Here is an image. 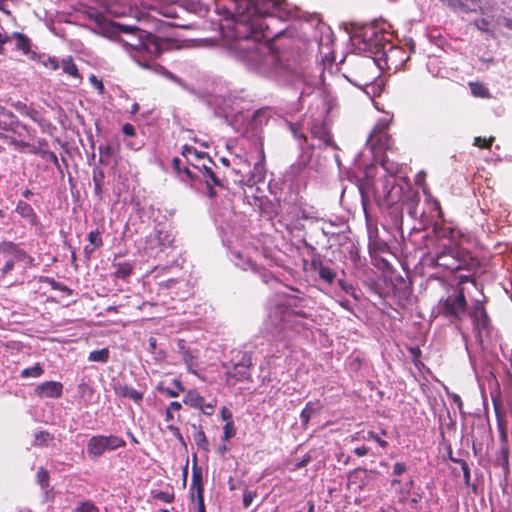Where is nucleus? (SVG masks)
<instances>
[{"mask_svg": "<svg viewBox=\"0 0 512 512\" xmlns=\"http://www.w3.org/2000/svg\"><path fill=\"white\" fill-rule=\"evenodd\" d=\"M296 305V297L288 296L283 301L276 303L269 313L271 323L278 330L292 328L295 324H299V318L303 319L306 314L303 311H296L292 306Z\"/></svg>", "mask_w": 512, "mask_h": 512, "instance_id": "nucleus-6", "label": "nucleus"}, {"mask_svg": "<svg viewBox=\"0 0 512 512\" xmlns=\"http://www.w3.org/2000/svg\"><path fill=\"white\" fill-rule=\"evenodd\" d=\"M232 254L236 258V260H235L236 266L242 268L243 270H247L248 267H250L252 269L255 268L254 264H252L250 261H247V262L243 261L242 254L240 252L237 251V252H233Z\"/></svg>", "mask_w": 512, "mask_h": 512, "instance_id": "nucleus-44", "label": "nucleus"}, {"mask_svg": "<svg viewBox=\"0 0 512 512\" xmlns=\"http://www.w3.org/2000/svg\"><path fill=\"white\" fill-rule=\"evenodd\" d=\"M132 273V267L128 263L124 264H118L117 270H116V276L119 278H127Z\"/></svg>", "mask_w": 512, "mask_h": 512, "instance_id": "nucleus-43", "label": "nucleus"}, {"mask_svg": "<svg viewBox=\"0 0 512 512\" xmlns=\"http://www.w3.org/2000/svg\"><path fill=\"white\" fill-rule=\"evenodd\" d=\"M231 166L232 170L243 178L251 164L246 156L234 154L231 156Z\"/></svg>", "mask_w": 512, "mask_h": 512, "instance_id": "nucleus-25", "label": "nucleus"}, {"mask_svg": "<svg viewBox=\"0 0 512 512\" xmlns=\"http://www.w3.org/2000/svg\"><path fill=\"white\" fill-rule=\"evenodd\" d=\"M311 267L326 283L332 284L335 280L336 273L329 266L325 265L320 259H313L311 262Z\"/></svg>", "mask_w": 512, "mask_h": 512, "instance_id": "nucleus-22", "label": "nucleus"}, {"mask_svg": "<svg viewBox=\"0 0 512 512\" xmlns=\"http://www.w3.org/2000/svg\"><path fill=\"white\" fill-rule=\"evenodd\" d=\"M406 471H407L406 464L402 463V462H397L393 466L392 474L395 476H399V475H402L403 473H405Z\"/></svg>", "mask_w": 512, "mask_h": 512, "instance_id": "nucleus-54", "label": "nucleus"}, {"mask_svg": "<svg viewBox=\"0 0 512 512\" xmlns=\"http://www.w3.org/2000/svg\"><path fill=\"white\" fill-rule=\"evenodd\" d=\"M389 141V136L384 129H374L368 139V144L371 146V149L378 146L379 148L386 150L390 148Z\"/></svg>", "mask_w": 512, "mask_h": 512, "instance_id": "nucleus-23", "label": "nucleus"}, {"mask_svg": "<svg viewBox=\"0 0 512 512\" xmlns=\"http://www.w3.org/2000/svg\"><path fill=\"white\" fill-rule=\"evenodd\" d=\"M192 497H194V493L196 495H202L204 493L203 483H202V471L195 464L192 468V480L190 487Z\"/></svg>", "mask_w": 512, "mask_h": 512, "instance_id": "nucleus-29", "label": "nucleus"}, {"mask_svg": "<svg viewBox=\"0 0 512 512\" xmlns=\"http://www.w3.org/2000/svg\"><path fill=\"white\" fill-rule=\"evenodd\" d=\"M193 440L199 448L208 451V441L203 430H197L193 435Z\"/></svg>", "mask_w": 512, "mask_h": 512, "instance_id": "nucleus-38", "label": "nucleus"}, {"mask_svg": "<svg viewBox=\"0 0 512 512\" xmlns=\"http://www.w3.org/2000/svg\"><path fill=\"white\" fill-rule=\"evenodd\" d=\"M223 8L226 19L234 21L233 27L229 28L231 41L228 49L231 53L244 61L249 69L260 74L308 85L301 91V96L309 94L310 81L303 66L280 55L268 43L274 34L269 32L265 18H288L291 15L288 4L280 0H227Z\"/></svg>", "mask_w": 512, "mask_h": 512, "instance_id": "nucleus-1", "label": "nucleus"}, {"mask_svg": "<svg viewBox=\"0 0 512 512\" xmlns=\"http://www.w3.org/2000/svg\"><path fill=\"white\" fill-rule=\"evenodd\" d=\"M352 40L358 50L373 55V57L369 56L366 60V66H375L377 55L388 41L385 39L384 33L380 32L376 25L364 27L361 32L353 36Z\"/></svg>", "mask_w": 512, "mask_h": 512, "instance_id": "nucleus-5", "label": "nucleus"}, {"mask_svg": "<svg viewBox=\"0 0 512 512\" xmlns=\"http://www.w3.org/2000/svg\"><path fill=\"white\" fill-rule=\"evenodd\" d=\"M458 463L461 465V469L463 472V477L466 485H469L470 482V468L466 461L459 460Z\"/></svg>", "mask_w": 512, "mask_h": 512, "instance_id": "nucleus-52", "label": "nucleus"}, {"mask_svg": "<svg viewBox=\"0 0 512 512\" xmlns=\"http://www.w3.org/2000/svg\"><path fill=\"white\" fill-rule=\"evenodd\" d=\"M381 165L384 168V170L391 175H393L397 171V168L395 167L394 163L390 162L387 157L383 158Z\"/></svg>", "mask_w": 512, "mask_h": 512, "instance_id": "nucleus-53", "label": "nucleus"}, {"mask_svg": "<svg viewBox=\"0 0 512 512\" xmlns=\"http://www.w3.org/2000/svg\"><path fill=\"white\" fill-rule=\"evenodd\" d=\"M310 136H303V141L312 149H338L331 133V125L327 119H313L310 123Z\"/></svg>", "mask_w": 512, "mask_h": 512, "instance_id": "nucleus-7", "label": "nucleus"}, {"mask_svg": "<svg viewBox=\"0 0 512 512\" xmlns=\"http://www.w3.org/2000/svg\"><path fill=\"white\" fill-rule=\"evenodd\" d=\"M63 385L57 381H46L38 385L36 394L41 398H59L62 395Z\"/></svg>", "mask_w": 512, "mask_h": 512, "instance_id": "nucleus-19", "label": "nucleus"}, {"mask_svg": "<svg viewBox=\"0 0 512 512\" xmlns=\"http://www.w3.org/2000/svg\"><path fill=\"white\" fill-rule=\"evenodd\" d=\"M174 235L171 231L155 229L145 238L144 249L150 256H158L172 247Z\"/></svg>", "mask_w": 512, "mask_h": 512, "instance_id": "nucleus-11", "label": "nucleus"}, {"mask_svg": "<svg viewBox=\"0 0 512 512\" xmlns=\"http://www.w3.org/2000/svg\"><path fill=\"white\" fill-rule=\"evenodd\" d=\"M16 212L23 218H25L31 225H36L38 218L30 204L19 201L16 206Z\"/></svg>", "mask_w": 512, "mask_h": 512, "instance_id": "nucleus-28", "label": "nucleus"}, {"mask_svg": "<svg viewBox=\"0 0 512 512\" xmlns=\"http://www.w3.org/2000/svg\"><path fill=\"white\" fill-rule=\"evenodd\" d=\"M429 204L431 205V207L434 209V210H437L438 211V214H439V217H442V210H441V207H440V203L438 200L436 199H432L430 198L429 199Z\"/></svg>", "mask_w": 512, "mask_h": 512, "instance_id": "nucleus-63", "label": "nucleus"}, {"mask_svg": "<svg viewBox=\"0 0 512 512\" xmlns=\"http://www.w3.org/2000/svg\"><path fill=\"white\" fill-rule=\"evenodd\" d=\"M497 464L502 467L505 474L509 473V447L501 445L497 454Z\"/></svg>", "mask_w": 512, "mask_h": 512, "instance_id": "nucleus-31", "label": "nucleus"}, {"mask_svg": "<svg viewBox=\"0 0 512 512\" xmlns=\"http://www.w3.org/2000/svg\"><path fill=\"white\" fill-rule=\"evenodd\" d=\"M322 409L320 401H309L300 413L301 425L306 428L310 419Z\"/></svg>", "mask_w": 512, "mask_h": 512, "instance_id": "nucleus-24", "label": "nucleus"}, {"mask_svg": "<svg viewBox=\"0 0 512 512\" xmlns=\"http://www.w3.org/2000/svg\"><path fill=\"white\" fill-rule=\"evenodd\" d=\"M471 318L474 324V329L478 333V336L481 338L483 335H488L490 331V320L489 317L479 302H477L473 306V310L471 312Z\"/></svg>", "mask_w": 512, "mask_h": 512, "instance_id": "nucleus-14", "label": "nucleus"}, {"mask_svg": "<svg viewBox=\"0 0 512 512\" xmlns=\"http://www.w3.org/2000/svg\"><path fill=\"white\" fill-rule=\"evenodd\" d=\"M256 496H257L256 491H252V490H248V489L244 490V492H243V506L245 508H248L252 504V502H253V500L255 499Z\"/></svg>", "mask_w": 512, "mask_h": 512, "instance_id": "nucleus-47", "label": "nucleus"}, {"mask_svg": "<svg viewBox=\"0 0 512 512\" xmlns=\"http://www.w3.org/2000/svg\"><path fill=\"white\" fill-rule=\"evenodd\" d=\"M49 439H50V435L48 432L39 431V432H36L34 435V444L35 445H43V444H46Z\"/></svg>", "mask_w": 512, "mask_h": 512, "instance_id": "nucleus-46", "label": "nucleus"}, {"mask_svg": "<svg viewBox=\"0 0 512 512\" xmlns=\"http://www.w3.org/2000/svg\"><path fill=\"white\" fill-rule=\"evenodd\" d=\"M89 81L100 93H103L104 86H103L102 81L98 80L95 75H91L89 77Z\"/></svg>", "mask_w": 512, "mask_h": 512, "instance_id": "nucleus-56", "label": "nucleus"}, {"mask_svg": "<svg viewBox=\"0 0 512 512\" xmlns=\"http://www.w3.org/2000/svg\"><path fill=\"white\" fill-rule=\"evenodd\" d=\"M76 512H99L98 508L90 501L82 502L77 508Z\"/></svg>", "mask_w": 512, "mask_h": 512, "instance_id": "nucleus-48", "label": "nucleus"}, {"mask_svg": "<svg viewBox=\"0 0 512 512\" xmlns=\"http://www.w3.org/2000/svg\"><path fill=\"white\" fill-rule=\"evenodd\" d=\"M31 60L40 63L45 68L51 69L53 71L60 68V63L58 59L54 56H49L45 53H37L31 54Z\"/></svg>", "mask_w": 512, "mask_h": 512, "instance_id": "nucleus-26", "label": "nucleus"}, {"mask_svg": "<svg viewBox=\"0 0 512 512\" xmlns=\"http://www.w3.org/2000/svg\"><path fill=\"white\" fill-rule=\"evenodd\" d=\"M466 308L467 302L462 289H453L452 293L438 302V312L451 321L461 320Z\"/></svg>", "mask_w": 512, "mask_h": 512, "instance_id": "nucleus-8", "label": "nucleus"}, {"mask_svg": "<svg viewBox=\"0 0 512 512\" xmlns=\"http://www.w3.org/2000/svg\"><path fill=\"white\" fill-rule=\"evenodd\" d=\"M9 42H14L15 49L20 51L23 55L27 56L31 60V54H36L35 51L32 50V41L31 39L21 33V32H12L8 35Z\"/></svg>", "mask_w": 512, "mask_h": 512, "instance_id": "nucleus-17", "label": "nucleus"}, {"mask_svg": "<svg viewBox=\"0 0 512 512\" xmlns=\"http://www.w3.org/2000/svg\"><path fill=\"white\" fill-rule=\"evenodd\" d=\"M60 63V68H62L63 72L75 79H80V74L76 64L73 61L71 56L64 57Z\"/></svg>", "mask_w": 512, "mask_h": 512, "instance_id": "nucleus-30", "label": "nucleus"}, {"mask_svg": "<svg viewBox=\"0 0 512 512\" xmlns=\"http://www.w3.org/2000/svg\"><path fill=\"white\" fill-rule=\"evenodd\" d=\"M99 153H100V161L102 162L105 157H109L112 155L113 148L109 145L100 146Z\"/></svg>", "mask_w": 512, "mask_h": 512, "instance_id": "nucleus-55", "label": "nucleus"}, {"mask_svg": "<svg viewBox=\"0 0 512 512\" xmlns=\"http://www.w3.org/2000/svg\"><path fill=\"white\" fill-rule=\"evenodd\" d=\"M183 402L195 409L201 410L205 415H212L214 412L215 402L206 403L204 397L194 390H189L185 395Z\"/></svg>", "mask_w": 512, "mask_h": 512, "instance_id": "nucleus-16", "label": "nucleus"}, {"mask_svg": "<svg viewBox=\"0 0 512 512\" xmlns=\"http://www.w3.org/2000/svg\"><path fill=\"white\" fill-rule=\"evenodd\" d=\"M165 15L167 17H171L173 18L174 20L170 23L171 26L173 27H178V28H185V29H188V28H191L192 24L186 20H184L178 12L176 11H171V9H168V12L165 13Z\"/></svg>", "mask_w": 512, "mask_h": 512, "instance_id": "nucleus-34", "label": "nucleus"}, {"mask_svg": "<svg viewBox=\"0 0 512 512\" xmlns=\"http://www.w3.org/2000/svg\"><path fill=\"white\" fill-rule=\"evenodd\" d=\"M37 482L40 484L41 487H47L49 484V474L47 470L44 468H40L37 471Z\"/></svg>", "mask_w": 512, "mask_h": 512, "instance_id": "nucleus-45", "label": "nucleus"}, {"mask_svg": "<svg viewBox=\"0 0 512 512\" xmlns=\"http://www.w3.org/2000/svg\"><path fill=\"white\" fill-rule=\"evenodd\" d=\"M181 349L183 350L182 358H183L185 365L187 366L188 371L193 374H197V372H196L197 364L195 361L196 356L190 350L184 349V346H181Z\"/></svg>", "mask_w": 512, "mask_h": 512, "instance_id": "nucleus-33", "label": "nucleus"}, {"mask_svg": "<svg viewBox=\"0 0 512 512\" xmlns=\"http://www.w3.org/2000/svg\"><path fill=\"white\" fill-rule=\"evenodd\" d=\"M469 87H470L472 95L475 97L484 98V99L490 97V92H489L488 88L482 83L470 82Z\"/></svg>", "mask_w": 512, "mask_h": 512, "instance_id": "nucleus-32", "label": "nucleus"}, {"mask_svg": "<svg viewBox=\"0 0 512 512\" xmlns=\"http://www.w3.org/2000/svg\"><path fill=\"white\" fill-rule=\"evenodd\" d=\"M117 395L133 400L135 403H141L143 399V393L137 391L128 385H119L115 388Z\"/></svg>", "mask_w": 512, "mask_h": 512, "instance_id": "nucleus-27", "label": "nucleus"}, {"mask_svg": "<svg viewBox=\"0 0 512 512\" xmlns=\"http://www.w3.org/2000/svg\"><path fill=\"white\" fill-rule=\"evenodd\" d=\"M209 105L218 117H223L228 125L236 132L245 133L255 131L268 120V112L265 109L250 111V103L241 97L213 96Z\"/></svg>", "mask_w": 512, "mask_h": 512, "instance_id": "nucleus-2", "label": "nucleus"}, {"mask_svg": "<svg viewBox=\"0 0 512 512\" xmlns=\"http://www.w3.org/2000/svg\"><path fill=\"white\" fill-rule=\"evenodd\" d=\"M433 233L436 239L435 243H456L454 240V229L446 226L444 223L435 222L433 226Z\"/></svg>", "mask_w": 512, "mask_h": 512, "instance_id": "nucleus-21", "label": "nucleus"}, {"mask_svg": "<svg viewBox=\"0 0 512 512\" xmlns=\"http://www.w3.org/2000/svg\"><path fill=\"white\" fill-rule=\"evenodd\" d=\"M362 440H365V441L374 440L382 448H386L388 446V442L381 439L380 437H378V435L373 431H368L366 434H363Z\"/></svg>", "mask_w": 512, "mask_h": 512, "instance_id": "nucleus-41", "label": "nucleus"}, {"mask_svg": "<svg viewBox=\"0 0 512 512\" xmlns=\"http://www.w3.org/2000/svg\"><path fill=\"white\" fill-rule=\"evenodd\" d=\"M236 355L229 362H223L222 367L226 370L228 379L242 381L249 377L251 356L246 352L236 351Z\"/></svg>", "mask_w": 512, "mask_h": 512, "instance_id": "nucleus-12", "label": "nucleus"}, {"mask_svg": "<svg viewBox=\"0 0 512 512\" xmlns=\"http://www.w3.org/2000/svg\"><path fill=\"white\" fill-rule=\"evenodd\" d=\"M126 442L116 435H94L87 442V454L95 460L107 451L125 447Z\"/></svg>", "mask_w": 512, "mask_h": 512, "instance_id": "nucleus-9", "label": "nucleus"}, {"mask_svg": "<svg viewBox=\"0 0 512 512\" xmlns=\"http://www.w3.org/2000/svg\"><path fill=\"white\" fill-rule=\"evenodd\" d=\"M182 155L186 161L196 170L201 168V164H206V159H211L205 152L198 151L192 146L184 145Z\"/></svg>", "mask_w": 512, "mask_h": 512, "instance_id": "nucleus-18", "label": "nucleus"}, {"mask_svg": "<svg viewBox=\"0 0 512 512\" xmlns=\"http://www.w3.org/2000/svg\"><path fill=\"white\" fill-rule=\"evenodd\" d=\"M153 498L165 503H171L174 500V493L172 490L154 491L152 492Z\"/></svg>", "mask_w": 512, "mask_h": 512, "instance_id": "nucleus-39", "label": "nucleus"}, {"mask_svg": "<svg viewBox=\"0 0 512 512\" xmlns=\"http://www.w3.org/2000/svg\"><path fill=\"white\" fill-rule=\"evenodd\" d=\"M167 428L181 443H184V438L178 427H176L174 424H169Z\"/></svg>", "mask_w": 512, "mask_h": 512, "instance_id": "nucleus-57", "label": "nucleus"}, {"mask_svg": "<svg viewBox=\"0 0 512 512\" xmlns=\"http://www.w3.org/2000/svg\"><path fill=\"white\" fill-rule=\"evenodd\" d=\"M47 158L59 169V171L62 173L59 160L57 155L54 152H47Z\"/></svg>", "mask_w": 512, "mask_h": 512, "instance_id": "nucleus-61", "label": "nucleus"}, {"mask_svg": "<svg viewBox=\"0 0 512 512\" xmlns=\"http://www.w3.org/2000/svg\"><path fill=\"white\" fill-rule=\"evenodd\" d=\"M88 240L96 248L102 245V239L100 237V232L98 230L91 231L88 234Z\"/></svg>", "mask_w": 512, "mask_h": 512, "instance_id": "nucleus-49", "label": "nucleus"}, {"mask_svg": "<svg viewBox=\"0 0 512 512\" xmlns=\"http://www.w3.org/2000/svg\"><path fill=\"white\" fill-rule=\"evenodd\" d=\"M122 132L125 136H128V137H133L136 134L134 126L129 123H126L123 125Z\"/></svg>", "mask_w": 512, "mask_h": 512, "instance_id": "nucleus-58", "label": "nucleus"}, {"mask_svg": "<svg viewBox=\"0 0 512 512\" xmlns=\"http://www.w3.org/2000/svg\"><path fill=\"white\" fill-rule=\"evenodd\" d=\"M205 161L206 164H201V168L198 172L206 183L208 196L212 198L216 195L213 186H222V183L215 175L213 170V166H215V164L212 159H206Z\"/></svg>", "mask_w": 512, "mask_h": 512, "instance_id": "nucleus-15", "label": "nucleus"}, {"mask_svg": "<svg viewBox=\"0 0 512 512\" xmlns=\"http://www.w3.org/2000/svg\"><path fill=\"white\" fill-rule=\"evenodd\" d=\"M236 434V428L234 426L233 420H230L226 422V424L223 427V436L222 439L224 441H228L232 437H234Z\"/></svg>", "mask_w": 512, "mask_h": 512, "instance_id": "nucleus-40", "label": "nucleus"}, {"mask_svg": "<svg viewBox=\"0 0 512 512\" xmlns=\"http://www.w3.org/2000/svg\"><path fill=\"white\" fill-rule=\"evenodd\" d=\"M99 176L100 177H98L96 175V172H94L93 181H94V184H95L96 192H100V190H101V179L104 177L102 172L99 173Z\"/></svg>", "mask_w": 512, "mask_h": 512, "instance_id": "nucleus-62", "label": "nucleus"}, {"mask_svg": "<svg viewBox=\"0 0 512 512\" xmlns=\"http://www.w3.org/2000/svg\"><path fill=\"white\" fill-rule=\"evenodd\" d=\"M409 60V55L405 50L400 47L393 46L389 41L385 43L383 49L377 55L376 64L380 69H383L380 61H383L388 70L397 71L401 69L404 64Z\"/></svg>", "mask_w": 512, "mask_h": 512, "instance_id": "nucleus-10", "label": "nucleus"}, {"mask_svg": "<svg viewBox=\"0 0 512 512\" xmlns=\"http://www.w3.org/2000/svg\"><path fill=\"white\" fill-rule=\"evenodd\" d=\"M426 259L433 268L440 267L449 272L465 269L464 252L457 243H435L427 253Z\"/></svg>", "mask_w": 512, "mask_h": 512, "instance_id": "nucleus-4", "label": "nucleus"}, {"mask_svg": "<svg viewBox=\"0 0 512 512\" xmlns=\"http://www.w3.org/2000/svg\"><path fill=\"white\" fill-rule=\"evenodd\" d=\"M0 253L6 258V262L2 268L3 274L9 273L18 262L22 263L23 267H27L31 265L33 261L32 257L12 242H3L0 245Z\"/></svg>", "mask_w": 512, "mask_h": 512, "instance_id": "nucleus-13", "label": "nucleus"}, {"mask_svg": "<svg viewBox=\"0 0 512 512\" xmlns=\"http://www.w3.org/2000/svg\"><path fill=\"white\" fill-rule=\"evenodd\" d=\"M157 390L163 394L168 395L169 397H177L181 392L175 388L165 387L162 383L158 385Z\"/></svg>", "mask_w": 512, "mask_h": 512, "instance_id": "nucleus-50", "label": "nucleus"}, {"mask_svg": "<svg viewBox=\"0 0 512 512\" xmlns=\"http://www.w3.org/2000/svg\"><path fill=\"white\" fill-rule=\"evenodd\" d=\"M89 361L91 362H101L106 363L109 359V349L103 348L100 350L91 351L88 356Z\"/></svg>", "mask_w": 512, "mask_h": 512, "instance_id": "nucleus-35", "label": "nucleus"}, {"mask_svg": "<svg viewBox=\"0 0 512 512\" xmlns=\"http://www.w3.org/2000/svg\"><path fill=\"white\" fill-rule=\"evenodd\" d=\"M368 452H369V448L366 446H361V447H357L354 449V453L359 457L367 455Z\"/></svg>", "mask_w": 512, "mask_h": 512, "instance_id": "nucleus-64", "label": "nucleus"}, {"mask_svg": "<svg viewBox=\"0 0 512 512\" xmlns=\"http://www.w3.org/2000/svg\"><path fill=\"white\" fill-rule=\"evenodd\" d=\"M494 139L491 137L489 139L482 138V137H475L474 139V145L480 148H489L492 144V141Z\"/></svg>", "mask_w": 512, "mask_h": 512, "instance_id": "nucleus-51", "label": "nucleus"}, {"mask_svg": "<svg viewBox=\"0 0 512 512\" xmlns=\"http://www.w3.org/2000/svg\"><path fill=\"white\" fill-rule=\"evenodd\" d=\"M44 282L48 283L53 290H58V291L67 292L68 294H71V290L66 285L55 281L53 278L46 277L44 279Z\"/></svg>", "mask_w": 512, "mask_h": 512, "instance_id": "nucleus-42", "label": "nucleus"}, {"mask_svg": "<svg viewBox=\"0 0 512 512\" xmlns=\"http://www.w3.org/2000/svg\"><path fill=\"white\" fill-rule=\"evenodd\" d=\"M264 178L265 168L263 161L260 160L254 164L253 169H251V167L248 169L245 176L240 181L245 182L247 186L252 187L253 185L263 181Z\"/></svg>", "mask_w": 512, "mask_h": 512, "instance_id": "nucleus-20", "label": "nucleus"}, {"mask_svg": "<svg viewBox=\"0 0 512 512\" xmlns=\"http://www.w3.org/2000/svg\"><path fill=\"white\" fill-rule=\"evenodd\" d=\"M182 405L180 402L173 401L169 403L165 411V420L167 422H173L175 419V413L181 409Z\"/></svg>", "mask_w": 512, "mask_h": 512, "instance_id": "nucleus-37", "label": "nucleus"}, {"mask_svg": "<svg viewBox=\"0 0 512 512\" xmlns=\"http://www.w3.org/2000/svg\"><path fill=\"white\" fill-rule=\"evenodd\" d=\"M417 205H418V200H411L408 204L409 215L413 218H416L418 216L417 209H416Z\"/></svg>", "mask_w": 512, "mask_h": 512, "instance_id": "nucleus-59", "label": "nucleus"}, {"mask_svg": "<svg viewBox=\"0 0 512 512\" xmlns=\"http://www.w3.org/2000/svg\"><path fill=\"white\" fill-rule=\"evenodd\" d=\"M44 373L42 366L39 363H36L32 367L25 368L21 371L20 376L22 378H38Z\"/></svg>", "mask_w": 512, "mask_h": 512, "instance_id": "nucleus-36", "label": "nucleus"}, {"mask_svg": "<svg viewBox=\"0 0 512 512\" xmlns=\"http://www.w3.org/2000/svg\"><path fill=\"white\" fill-rule=\"evenodd\" d=\"M116 42L139 66L145 69H151L156 73H163L168 79L178 84L181 83V80L177 76L154 63V59L162 53L158 39L149 37L146 41H143L141 33H138V35L132 33L129 40L119 37Z\"/></svg>", "mask_w": 512, "mask_h": 512, "instance_id": "nucleus-3", "label": "nucleus"}, {"mask_svg": "<svg viewBox=\"0 0 512 512\" xmlns=\"http://www.w3.org/2000/svg\"><path fill=\"white\" fill-rule=\"evenodd\" d=\"M197 512H206L204 504V495H196Z\"/></svg>", "mask_w": 512, "mask_h": 512, "instance_id": "nucleus-60", "label": "nucleus"}]
</instances>
